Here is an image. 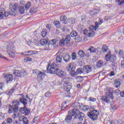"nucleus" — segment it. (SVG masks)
Here are the masks:
<instances>
[{"mask_svg": "<svg viewBox=\"0 0 124 124\" xmlns=\"http://www.w3.org/2000/svg\"><path fill=\"white\" fill-rule=\"evenodd\" d=\"M47 65L48 67L46 69L49 73H51V74H56V75H58L60 77H65V76H66V73L64 71H62L58 68H56V67L59 66V64L56 62H53L51 65L49 63Z\"/></svg>", "mask_w": 124, "mask_h": 124, "instance_id": "nucleus-1", "label": "nucleus"}, {"mask_svg": "<svg viewBox=\"0 0 124 124\" xmlns=\"http://www.w3.org/2000/svg\"><path fill=\"white\" fill-rule=\"evenodd\" d=\"M68 112L73 116L74 120H77V121H78V119L79 121L84 120V113H82L79 109L75 108L72 110H69Z\"/></svg>", "mask_w": 124, "mask_h": 124, "instance_id": "nucleus-2", "label": "nucleus"}, {"mask_svg": "<svg viewBox=\"0 0 124 124\" xmlns=\"http://www.w3.org/2000/svg\"><path fill=\"white\" fill-rule=\"evenodd\" d=\"M88 117L90 118L91 121L94 122L98 120V116L99 115V112L97 110H90L87 114Z\"/></svg>", "mask_w": 124, "mask_h": 124, "instance_id": "nucleus-3", "label": "nucleus"}, {"mask_svg": "<svg viewBox=\"0 0 124 124\" xmlns=\"http://www.w3.org/2000/svg\"><path fill=\"white\" fill-rule=\"evenodd\" d=\"M105 59L107 62H112V66H116V61L117 57L115 55H112L111 51H108L105 57Z\"/></svg>", "mask_w": 124, "mask_h": 124, "instance_id": "nucleus-4", "label": "nucleus"}, {"mask_svg": "<svg viewBox=\"0 0 124 124\" xmlns=\"http://www.w3.org/2000/svg\"><path fill=\"white\" fill-rule=\"evenodd\" d=\"M7 53L11 59L15 58V46L13 43H11L7 46Z\"/></svg>", "mask_w": 124, "mask_h": 124, "instance_id": "nucleus-5", "label": "nucleus"}, {"mask_svg": "<svg viewBox=\"0 0 124 124\" xmlns=\"http://www.w3.org/2000/svg\"><path fill=\"white\" fill-rule=\"evenodd\" d=\"M8 108H9L8 113L9 114H11V113L14 112V113L13 114V117L14 119H16V118H20L21 113H20V112H18V110H19V109H18V108H12V106L10 105H9Z\"/></svg>", "mask_w": 124, "mask_h": 124, "instance_id": "nucleus-6", "label": "nucleus"}, {"mask_svg": "<svg viewBox=\"0 0 124 124\" xmlns=\"http://www.w3.org/2000/svg\"><path fill=\"white\" fill-rule=\"evenodd\" d=\"M33 74H36V75H38L37 77V80L39 82H41L43 78L46 76V74L45 72L43 73V70L41 71H39L37 69H35L32 71Z\"/></svg>", "mask_w": 124, "mask_h": 124, "instance_id": "nucleus-7", "label": "nucleus"}, {"mask_svg": "<svg viewBox=\"0 0 124 124\" xmlns=\"http://www.w3.org/2000/svg\"><path fill=\"white\" fill-rule=\"evenodd\" d=\"M76 68V66L74 63H71L69 64L66 67V70L70 73V75L72 77H75V69Z\"/></svg>", "mask_w": 124, "mask_h": 124, "instance_id": "nucleus-8", "label": "nucleus"}, {"mask_svg": "<svg viewBox=\"0 0 124 124\" xmlns=\"http://www.w3.org/2000/svg\"><path fill=\"white\" fill-rule=\"evenodd\" d=\"M40 43L43 46H44V48L45 50H51L50 43L48 42V40L46 39H43L40 41Z\"/></svg>", "mask_w": 124, "mask_h": 124, "instance_id": "nucleus-9", "label": "nucleus"}, {"mask_svg": "<svg viewBox=\"0 0 124 124\" xmlns=\"http://www.w3.org/2000/svg\"><path fill=\"white\" fill-rule=\"evenodd\" d=\"M67 79L68 78H65L63 79V81L64 82L63 88L64 89V90H65V91L68 93L69 91H70V89H71V85H70V83H69V82L66 81Z\"/></svg>", "mask_w": 124, "mask_h": 124, "instance_id": "nucleus-10", "label": "nucleus"}, {"mask_svg": "<svg viewBox=\"0 0 124 124\" xmlns=\"http://www.w3.org/2000/svg\"><path fill=\"white\" fill-rule=\"evenodd\" d=\"M14 75L17 77H25V76H27V72L24 71L16 70L14 72Z\"/></svg>", "mask_w": 124, "mask_h": 124, "instance_id": "nucleus-11", "label": "nucleus"}, {"mask_svg": "<svg viewBox=\"0 0 124 124\" xmlns=\"http://www.w3.org/2000/svg\"><path fill=\"white\" fill-rule=\"evenodd\" d=\"M3 78L6 79V81L7 83H10L13 80V77L12 75H7L6 74L3 75Z\"/></svg>", "mask_w": 124, "mask_h": 124, "instance_id": "nucleus-12", "label": "nucleus"}, {"mask_svg": "<svg viewBox=\"0 0 124 124\" xmlns=\"http://www.w3.org/2000/svg\"><path fill=\"white\" fill-rule=\"evenodd\" d=\"M2 11H4V9L2 8L0 9V19H3V16L5 17H8L9 15H10V12L9 11V12H4V14L2 13Z\"/></svg>", "mask_w": 124, "mask_h": 124, "instance_id": "nucleus-13", "label": "nucleus"}, {"mask_svg": "<svg viewBox=\"0 0 124 124\" xmlns=\"http://www.w3.org/2000/svg\"><path fill=\"white\" fill-rule=\"evenodd\" d=\"M84 73H90L93 71V68L91 65H85L83 67Z\"/></svg>", "mask_w": 124, "mask_h": 124, "instance_id": "nucleus-14", "label": "nucleus"}, {"mask_svg": "<svg viewBox=\"0 0 124 124\" xmlns=\"http://www.w3.org/2000/svg\"><path fill=\"white\" fill-rule=\"evenodd\" d=\"M19 121L20 122H22V124H29V120L27 117H24V116H20L19 117Z\"/></svg>", "mask_w": 124, "mask_h": 124, "instance_id": "nucleus-15", "label": "nucleus"}, {"mask_svg": "<svg viewBox=\"0 0 124 124\" xmlns=\"http://www.w3.org/2000/svg\"><path fill=\"white\" fill-rule=\"evenodd\" d=\"M13 105L12 106V108L15 109L17 108V109H19V106L20 105V101L15 100H14L12 102Z\"/></svg>", "mask_w": 124, "mask_h": 124, "instance_id": "nucleus-16", "label": "nucleus"}, {"mask_svg": "<svg viewBox=\"0 0 124 124\" xmlns=\"http://www.w3.org/2000/svg\"><path fill=\"white\" fill-rule=\"evenodd\" d=\"M18 95H21L22 96L21 98H19L20 102L22 103L23 105H27V104H28V102H27V99L25 98V96H24L23 94H19Z\"/></svg>", "mask_w": 124, "mask_h": 124, "instance_id": "nucleus-17", "label": "nucleus"}, {"mask_svg": "<svg viewBox=\"0 0 124 124\" xmlns=\"http://www.w3.org/2000/svg\"><path fill=\"white\" fill-rule=\"evenodd\" d=\"M72 119H73V116L70 113H69L68 111V115L65 118V122L67 123V124H69V123L71 122V120H72Z\"/></svg>", "mask_w": 124, "mask_h": 124, "instance_id": "nucleus-18", "label": "nucleus"}, {"mask_svg": "<svg viewBox=\"0 0 124 124\" xmlns=\"http://www.w3.org/2000/svg\"><path fill=\"white\" fill-rule=\"evenodd\" d=\"M62 59L63 57L61 55H58L56 57V62L57 63H61L62 62Z\"/></svg>", "mask_w": 124, "mask_h": 124, "instance_id": "nucleus-19", "label": "nucleus"}, {"mask_svg": "<svg viewBox=\"0 0 124 124\" xmlns=\"http://www.w3.org/2000/svg\"><path fill=\"white\" fill-rule=\"evenodd\" d=\"M18 12H19L20 14H25V6L19 5Z\"/></svg>", "mask_w": 124, "mask_h": 124, "instance_id": "nucleus-20", "label": "nucleus"}, {"mask_svg": "<svg viewBox=\"0 0 124 124\" xmlns=\"http://www.w3.org/2000/svg\"><path fill=\"white\" fill-rule=\"evenodd\" d=\"M70 59H71V57L70 55H69V54H65L63 57V60L66 62H69V61H70Z\"/></svg>", "mask_w": 124, "mask_h": 124, "instance_id": "nucleus-21", "label": "nucleus"}, {"mask_svg": "<svg viewBox=\"0 0 124 124\" xmlns=\"http://www.w3.org/2000/svg\"><path fill=\"white\" fill-rule=\"evenodd\" d=\"M101 100L103 101V102H106V103H110V100H109V98L105 96H102L101 97Z\"/></svg>", "mask_w": 124, "mask_h": 124, "instance_id": "nucleus-22", "label": "nucleus"}, {"mask_svg": "<svg viewBox=\"0 0 124 124\" xmlns=\"http://www.w3.org/2000/svg\"><path fill=\"white\" fill-rule=\"evenodd\" d=\"M75 76L76 75H78V74H84V70H83V69L82 68H78L77 69V71L75 72Z\"/></svg>", "mask_w": 124, "mask_h": 124, "instance_id": "nucleus-23", "label": "nucleus"}, {"mask_svg": "<svg viewBox=\"0 0 124 124\" xmlns=\"http://www.w3.org/2000/svg\"><path fill=\"white\" fill-rule=\"evenodd\" d=\"M78 55H79L80 58H84L85 56H88L89 57V54H85V52L83 50H79L78 52Z\"/></svg>", "mask_w": 124, "mask_h": 124, "instance_id": "nucleus-24", "label": "nucleus"}, {"mask_svg": "<svg viewBox=\"0 0 124 124\" xmlns=\"http://www.w3.org/2000/svg\"><path fill=\"white\" fill-rule=\"evenodd\" d=\"M109 50V49H108V46L105 45H104L102 46V51L103 53H106Z\"/></svg>", "mask_w": 124, "mask_h": 124, "instance_id": "nucleus-25", "label": "nucleus"}, {"mask_svg": "<svg viewBox=\"0 0 124 124\" xmlns=\"http://www.w3.org/2000/svg\"><path fill=\"white\" fill-rule=\"evenodd\" d=\"M10 15L11 16H16V15L17 14V11L15 9H11L10 11Z\"/></svg>", "mask_w": 124, "mask_h": 124, "instance_id": "nucleus-26", "label": "nucleus"}, {"mask_svg": "<svg viewBox=\"0 0 124 124\" xmlns=\"http://www.w3.org/2000/svg\"><path fill=\"white\" fill-rule=\"evenodd\" d=\"M60 20L63 24H66V21H67V18L66 16H62L60 17Z\"/></svg>", "mask_w": 124, "mask_h": 124, "instance_id": "nucleus-27", "label": "nucleus"}, {"mask_svg": "<svg viewBox=\"0 0 124 124\" xmlns=\"http://www.w3.org/2000/svg\"><path fill=\"white\" fill-rule=\"evenodd\" d=\"M107 96L109 98H110L111 99H113L114 98L113 97V96H112L113 95V93L111 92L110 91H108L107 92Z\"/></svg>", "mask_w": 124, "mask_h": 124, "instance_id": "nucleus-28", "label": "nucleus"}, {"mask_svg": "<svg viewBox=\"0 0 124 124\" xmlns=\"http://www.w3.org/2000/svg\"><path fill=\"white\" fill-rule=\"evenodd\" d=\"M67 44L64 40V38L61 39L59 41V45L60 46H63L64 45Z\"/></svg>", "mask_w": 124, "mask_h": 124, "instance_id": "nucleus-29", "label": "nucleus"}, {"mask_svg": "<svg viewBox=\"0 0 124 124\" xmlns=\"http://www.w3.org/2000/svg\"><path fill=\"white\" fill-rule=\"evenodd\" d=\"M47 33H48V32H47V29H43L41 32L42 36H43V37H45L46 35H47Z\"/></svg>", "mask_w": 124, "mask_h": 124, "instance_id": "nucleus-30", "label": "nucleus"}, {"mask_svg": "<svg viewBox=\"0 0 124 124\" xmlns=\"http://www.w3.org/2000/svg\"><path fill=\"white\" fill-rule=\"evenodd\" d=\"M70 39H71L70 38V35L67 34L64 39V40L67 44H68V43L70 42Z\"/></svg>", "mask_w": 124, "mask_h": 124, "instance_id": "nucleus-31", "label": "nucleus"}, {"mask_svg": "<svg viewBox=\"0 0 124 124\" xmlns=\"http://www.w3.org/2000/svg\"><path fill=\"white\" fill-rule=\"evenodd\" d=\"M53 24L57 29H60V28H61V23L59 21H54Z\"/></svg>", "mask_w": 124, "mask_h": 124, "instance_id": "nucleus-32", "label": "nucleus"}, {"mask_svg": "<svg viewBox=\"0 0 124 124\" xmlns=\"http://www.w3.org/2000/svg\"><path fill=\"white\" fill-rule=\"evenodd\" d=\"M104 64L103 62L101 60L99 61L96 63V65L99 68L103 66Z\"/></svg>", "mask_w": 124, "mask_h": 124, "instance_id": "nucleus-33", "label": "nucleus"}, {"mask_svg": "<svg viewBox=\"0 0 124 124\" xmlns=\"http://www.w3.org/2000/svg\"><path fill=\"white\" fill-rule=\"evenodd\" d=\"M38 52L36 51L30 50L28 51V56H31V55H37Z\"/></svg>", "mask_w": 124, "mask_h": 124, "instance_id": "nucleus-34", "label": "nucleus"}, {"mask_svg": "<svg viewBox=\"0 0 124 124\" xmlns=\"http://www.w3.org/2000/svg\"><path fill=\"white\" fill-rule=\"evenodd\" d=\"M76 80L78 83H81V82H82L84 80V78H83V77L78 76L76 78Z\"/></svg>", "mask_w": 124, "mask_h": 124, "instance_id": "nucleus-35", "label": "nucleus"}, {"mask_svg": "<svg viewBox=\"0 0 124 124\" xmlns=\"http://www.w3.org/2000/svg\"><path fill=\"white\" fill-rule=\"evenodd\" d=\"M26 107L27 106L25 105L23 108H20L19 110V112H20L21 114H25V111L26 110Z\"/></svg>", "mask_w": 124, "mask_h": 124, "instance_id": "nucleus-36", "label": "nucleus"}, {"mask_svg": "<svg viewBox=\"0 0 124 124\" xmlns=\"http://www.w3.org/2000/svg\"><path fill=\"white\" fill-rule=\"evenodd\" d=\"M37 11V8L36 7H33V8H31L30 10V13H35Z\"/></svg>", "mask_w": 124, "mask_h": 124, "instance_id": "nucleus-37", "label": "nucleus"}, {"mask_svg": "<svg viewBox=\"0 0 124 124\" xmlns=\"http://www.w3.org/2000/svg\"><path fill=\"white\" fill-rule=\"evenodd\" d=\"M96 49L94 47L91 46L90 48L88 49V50L91 52V53H95V50Z\"/></svg>", "mask_w": 124, "mask_h": 124, "instance_id": "nucleus-38", "label": "nucleus"}, {"mask_svg": "<svg viewBox=\"0 0 124 124\" xmlns=\"http://www.w3.org/2000/svg\"><path fill=\"white\" fill-rule=\"evenodd\" d=\"M77 59V54L76 53L74 52L72 53V60L73 61H75Z\"/></svg>", "mask_w": 124, "mask_h": 124, "instance_id": "nucleus-39", "label": "nucleus"}, {"mask_svg": "<svg viewBox=\"0 0 124 124\" xmlns=\"http://www.w3.org/2000/svg\"><path fill=\"white\" fill-rule=\"evenodd\" d=\"M31 2H28L25 5H24V7H25V9L26 10H29L30 7H31Z\"/></svg>", "mask_w": 124, "mask_h": 124, "instance_id": "nucleus-40", "label": "nucleus"}, {"mask_svg": "<svg viewBox=\"0 0 124 124\" xmlns=\"http://www.w3.org/2000/svg\"><path fill=\"white\" fill-rule=\"evenodd\" d=\"M110 124H122V121L121 120H120V121L115 120L114 122H111L110 123Z\"/></svg>", "mask_w": 124, "mask_h": 124, "instance_id": "nucleus-41", "label": "nucleus"}, {"mask_svg": "<svg viewBox=\"0 0 124 124\" xmlns=\"http://www.w3.org/2000/svg\"><path fill=\"white\" fill-rule=\"evenodd\" d=\"M95 34V32L92 31V32L89 33L87 35L89 37H93Z\"/></svg>", "mask_w": 124, "mask_h": 124, "instance_id": "nucleus-42", "label": "nucleus"}, {"mask_svg": "<svg viewBox=\"0 0 124 124\" xmlns=\"http://www.w3.org/2000/svg\"><path fill=\"white\" fill-rule=\"evenodd\" d=\"M70 34L72 37H74L75 36L76 37L77 34H78V33H77V32H76V31H73L71 32Z\"/></svg>", "mask_w": 124, "mask_h": 124, "instance_id": "nucleus-43", "label": "nucleus"}, {"mask_svg": "<svg viewBox=\"0 0 124 124\" xmlns=\"http://www.w3.org/2000/svg\"><path fill=\"white\" fill-rule=\"evenodd\" d=\"M30 113H31V110H30L29 109H28V108H25V116H28V115H30Z\"/></svg>", "mask_w": 124, "mask_h": 124, "instance_id": "nucleus-44", "label": "nucleus"}, {"mask_svg": "<svg viewBox=\"0 0 124 124\" xmlns=\"http://www.w3.org/2000/svg\"><path fill=\"white\" fill-rule=\"evenodd\" d=\"M25 62H31L32 59L31 57H27L24 59Z\"/></svg>", "mask_w": 124, "mask_h": 124, "instance_id": "nucleus-45", "label": "nucleus"}, {"mask_svg": "<svg viewBox=\"0 0 124 124\" xmlns=\"http://www.w3.org/2000/svg\"><path fill=\"white\" fill-rule=\"evenodd\" d=\"M89 101H92L93 102H95V101H96V99L95 98H93V97H90L88 98Z\"/></svg>", "mask_w": 124, "mask_h": 124, "instance_id": "nucleus-46", "label": "nucleus"}, {"mask_svg": "<svg viewBox=\"0 0 124 124\" xmlns=\"http://www.w3.org/2000/svg\"><path fill=\"white\" fill-rule=\"evenodd\" d=\"M50 44V49L52 45H55L56 44V41L55 40H51L50 42H48Z\"/></svg>", "mask_w": 124, "mask_h": 124, "instance_id": "nucleus-47", "label": "nucleus"}, {"mask_svg": "<svg viewBox=\"0 0 124 124\" xmlns=\"http://www.w3.org/2000/svg\"><path fill=\"white\" fill-rule=\"evenodd\" d=\"M75 39L76 40V41H80V40H81V39H82V38H81V37H80V36L78 35V34H77V36H75Z\"/></svg>", "mask_w": 124, "mask_h": 124, "instance_id": "nucleus-48", "label": "nucleus"}, {"mask_svg": "<svg viewBox=\"0 0 124 124\" xmlns=\"http://www.w3.org/2000/svg\"><path fill=\"white\" fill-rule=\"evenodd\" d=\"M39 119H40L39 116L35 117L33 119V123H35V122H38V121H39Z\"/></svg>", "mask_w": 124, "mask_h": 124, "instance_id": "nucleus-49", "label": "nucleus"}, {"mask_svg": "<svg viewBox=\"0 0 124 124\" xmlns=\"http://www.w3.org/2000/svg\"><path fill=\"white\" fill-rule=\"evenodd\" d=\"M73 107L76 108V107H78L80 106V104L78 102H75L74 104H72Z\"/></svg>", "mask_w": 124, "mask_h": 124, "instance_id": "nucleus-50", "label": "nucleus"}, {"mask_svg": "<svg viewBox=\"0 0 124 124\" xmlns=\"http://www.w3.org/2000/svg\"><path fill=\"white\" fill-rule=\"evenodd\" d=\"M89 31H93V30L95 31V28L93 25H90L89 27Z\"/></svg>", "mask_w": 124, "mask_h": 124, "instance_id": "nucleus-51", "label": "nucleus"}, {"mask_svg": "<svg viewBox=\"0 0 124 124\" xmlns=\"http://www.w3.org/2000/svg\"><path fill=\"white\" fill-rule=\"evenodd\" d=\"M0 59H2V60H5V61H8V59L3 56V55L1 53H0Z\"/></svg>", "mask_w": 124, "mask_h": 124, "instance_id": "nucleus-52", "label": "nucleus"}, {"mask_svg": "<svg viewBox=\"0 0 124 124\" xmlns=\"http://www.w3.org/2000/svg\"><path fill=\"white\" fill-rule=\"evenodd\" d=\"M89 106H84L83 107V110L85 112L88 111V110H89Z\"/></svg>", "mask_w": 124, "mask_h": 124, "instance_id": "nucleus-53", "label": "nucleus"}, {"mask_svg": "<svg viewBox=\"0 0 124 124\" xmlns=\"http://www.w3.org/2000/svg\"><path fill=\"white\" fill-rule=\"evenodd\" d=\"M21 55V56H29V51L22 52Z\"/></svg>", "mask_w": 124, "mask_h": 124, "instance_id": "nucleus-54", "label": "nucleus"}, {"mask_svg": "<svg viewBox=\"0 0 124 124\" xmlns=\"http://www.w3.org/2000/svg\"><path fill=\"white\" fill-rule=\"evenodd\" d=\"M45 96H46V97H50V96H51V93H50L49 92H46L45 94Z\"/></svg>", "mask_w": 124, "mask_h": 124, "instance_id": "nucleus-55", "label": "nucleus"}, {"mask_svg": "<svg viewBox=\"0 0 124 124\" xmlns=\"http://www.w3.org/2000/svg\"><path fill=\"white\" fill-rule=\"evenodd\" d=\"M13 120L11 118H8L6 120L7 124H11L12 123Z\"/></svg>", "mask_w": 124, "mask_h": 124, "instance_id": "nucleus-56", "label": "nucleus"}, {"mask_svg": "<svg viewBox=\"0 0 124 124\" xmlns=\"http://www.w3.org/2000/svg\"><path fill=\"white\" fill-rule=\"evenodd\" d=\"M17 8H18V4L16 3L13 6V9H15V10H16Z\"/></svg>", "mask_w": 124, "mask_h": 124, "instance_id": "nucleus-57", "label": "nucleus"}, {"mask_svg": "<svg viewBox=\"0 0 124 124\" xmlns=\"http://www.w3.org/2000/svg\"><path fill=\"white\" fill-rule=\"evenodd\" d=\"M123 59L124 60V55L123 56ZM121 67L122 68H124V60L121 62Z\"/></svg>", "mask_w": 124, "mask_h": 124, "instance_id": "nucleus-58", "label": "nucleus"}, {"mask_svg": "<svg viewBox=\"0 0 124 124\" xmlns=\"http://www.w3.org/2000/svg\"><path fill=\"white\" fill-rule=\"evenodd\" d=\"M14 93V90L13 89H11L8 93V95H11L13 93Z\"/></svg>", "mask_w": 124, "mask_h": 124, "instance_id": "nucleus-59", "label": "nucleus"}, {"mask_svg": "<svg viewBox=\"0 0 124 124\" xmlns=\"http://www.w3.org/2000/svg\"><path fill=\"white\" fill-rule=\"evenodd\" d=\"M14 93V90L13 89H11L8 93V95H11L13 93Z\"/></svg>", "mask_w": 124, "mask_h": 124, "instance_id": "nucleus-60", "label": "nucleus"}, {"mask_svg": "<svg viewBox=\"0 0 124 124\" xmlns=\"http://www.w3.org/2000/svg\"><path fill=\"white\" fill-rule=\"evenodd\" d=\"M118 1L119 5H122L124 2V0H119Z\"/></svg>", "mask_w": 124, "mask_h": 124, "instance_id": "nucleus-61", "label": "nucleus"}, {"mask_svg": "<svg viewBox=\"0 0 124 124\" xmlns=\"http://www.w3.org/2000/svg\"><path fill=\"white\" fill-rule=\"evenodd\" d=\"M98 27H99V26H98V22H95V27H94L95 31H96V29H98Z\"/></svg>", "mask_w": 124, "mask_h": 124, "instance_id": "nucleus-62", "label": "nucleus"}, {"mask_svg": "<svg viewBox=\"0 0 124 124\" xmlns=\"http://www.w3.org/2000/svg\"><path fill=\"white\" fill-rule=\"evenodd\" d=\"M90 14L91 15V16H93L94 15H95L96 14V13L94 12V11H90Z\"/></svg>", "mask_w": 124, "mask_h": 124, "instance_id": "nucleus-63", "label": "nucleus"}, {"mask_svg": "<svg viewBox=\"0 0 124 124\" xmlns=\"http://www.w3.org/2000/svg\"><path fill=\"white\" fill-rule=\"evenodd\" d=\"M46 28V29H47V30H49V31H50L51 24H47Z\"/></svg>", "mask_w": 124, "mask_h": 124, "instance_id": "nucleus-64", "label": "nucleus"}]
</instances>
